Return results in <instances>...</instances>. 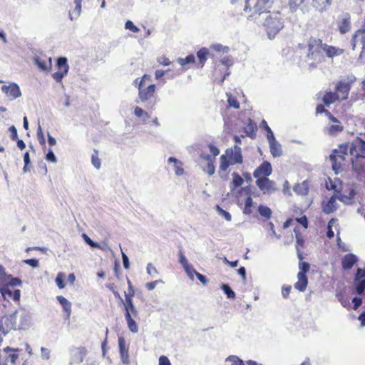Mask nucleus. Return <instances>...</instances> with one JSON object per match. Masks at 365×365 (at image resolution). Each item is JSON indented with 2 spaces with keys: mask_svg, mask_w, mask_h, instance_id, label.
Wrapping results in <instances>:
<instances>
[{
  "mask_svg": "<svg viewBox=\"0 0 365 365\" xmlns=\"http://www.w3.org/2000/svg\"><path fill=\"white\" fill-rule=\"evenodd\" d=\"M138 98L143 102L151 101L155 98L156 86L150 84L146 86L145 83H138Z\"/></svg>",
  "mask_w": 365,
  "mask_h": 365,
  "instance_id": "0eeeda50",
  "label": "nucleus"
},
{
  "mask_svg": "<svg viewBox=\"0 0 365 365\" xmlns=\"http://www.w3.org/2000/svg\"><path fill=\"white\" fill-rule=\"evenodd\" d=\"M232 180L231 182V185H232V189L237 188L243 184L244 180L237 173L234 172L232 174Z\"/></svg>",
  "mask_w": 365,
  "mask_h": 365,
  "instance_id": "72a5a7b5",
  "label": "nucleus"
},
{
  "mask_svg": "<svg viewBox=\"0 0 365 365\" xmlns=\"http://www.w3.org/2000/svg\"><path fill=\"white\" fill-rule=\"evenodd\" d=\"M355 195V190L351 187H347L342 190L341 193H340L339 199L340 201L345 203H350L351 201L354 198Z\"/></svg>",
  "mask_w": 365,
  "mask_h": 365,
  "instance_id": "b1692460",
  "label": "nucleus"
},
{
  "mask_svg": "<svg viewBox=\"0 0 365 365\" xmlns=\"http://www.w3.org/2000/svg\"><path fill=\"white\" fill-rule=\"evenodd\" d=\"M351 161L353 170L361 175L364 173L365 170V158L359 156H351Z\"/></svg>",
  "mask_w": 365,
  "mask_h": 365,
  "instance_id": "f3484780",
  "label": "nucleus"
},
{
  "mask_svg": "<svg viewBox=\"0 0 365 365\" xmlns=\"http://www.w3.org/2000/svg\"><path fill=\"white\" fill-rule=\"evenodd\" d=\"M169 163H174L175 173L177 175H182L184 173V169L182 168V163L174 157H170L168 158Z\"/></svg>",
  "mask_w": 365,
  "mask_h": 365,
  "instance_id": "2f4dec72",
  "label": "nucleus"
},
{
  "mask_svg": "<svg viewBox=\"0 0 365 365\" xmlns=\"http://www.w3.org/2000/svg\"><path fill=\"white\" fill-rule=\"evenodd\" d=\"M245 135H241L242 138L245 136H248L252 139H255L256 138V133L257 130V124L252 120L250 118L248 119L245 125L243 128Z\"/></svg>",
  "mask_w": 365,
  "mask_h": 365,
  "instance_id": "412c9836",
  "label": "nucleus"
},
{
  "mask_svg": "<svg viewBox=\"0 0 365 365\" xmlns=\"http://www.w3.org/2000/svg\"><path fill=\"white\" fill-rule=\"evenodd\" d=\"M210 55L209 50L205 48L202 47L197 52V57L198 58V67L202 68L207 59V57Z\"/></svg>",
  "mask_w": 365,
  "mask_h": 365,
  "instance_id": "cd10ccee",
  "label": "nucleus"
},
{
  "mask_svg": "<svg viewBox=\"0 0 365 365\" xmlns=\"http://www.w3.org/2000/svg\"><path fill=\"white\" fill-rule=\"evenodd\" d=\"M322 211L325 214H331L336 210V197L333 195L328 200H324L322 203Z\"/></svg>",
  "mask_w": 365,
  "mask_h": 365,
  "instance_id": "aec40b11",
  "label": "nucleus"
},
{
  "mask_svg": "<svg viewBox=\"0 0 365 365\" xmlns=\"http://www.w3.org/2000/svg\"><path fill=\"white\" fill-rule=\"evenodd\" d=\"M299 272L306 274L310 269V264L307 262H304L303 259L302 261L299 260Z\"/></svg>",
  "mask_w": 365,
  "mask_h": 365,
  "instance_id": "de8ad7c7",
  "label": "nucleus"
},
{
  "mask_svg": "<svg viewBox=\"0 0 365 365\" xmlns=\"http://www.w3.org/2000/svg\"><path fill=\"white\" fill-rule=\"evenodd\" d=\"M157 61L159 63V64L164 66H170L171 64V61L165 56H163L158 58Z\"/></svg>",
  "mask_w": 365,
  "mask_h": 365,
  "instance_id": "4d7b16f0",
  "label": "nucleus"
},
{
  "mask_svg": "<svg viewBox=\"0 0 365 365\" xmlns=\"http://www.w3.org/2000/svg\"><path fill=\"white\" fill-rule=\"evenodd\" d=\"M297 222H299V224H301L304 229H307L308 227V220H307V217L304 215L301 217H299V218H297L296 219Z\"/></svg>",
  "mask_w": 365,
  "mask_h": 365,
  "instance_id": "052dcab7",
  "label": "nucleus"
},
{
  "mask_svg": "<svg viewBox=\"0 0 365 365\" xmlns=\"http://www.w3.org/2000/svg\"><path fill=\"white\" fill-rule=\"evenodd\" d=\"M292 287L290 285L283 286L282 288V294L284 298H287L290 294Z\"/></svg>",
  "mask_w": 365,
  "mask_h": 365,
  "instance_id": "e2e57ef3",
  "label": "nucleus"
},
{
  "mask_svg": "<svg viewBox=\"0 0 365 365\" xmlns=\"http://www.w3.org/2000/svg\"><path fill=\"white\" fill-rule=\"evenodd\" d=\"M306 0H289L288 6L292 12H295L305 2Z\"/></svg>",
  "mask_w": 365,
  "mask_h": 365,
  "instance_id": "c9c22d12",
  "label": "nucleus"
},
{
  "mask_svg": "<svg viewBox=\"0 0 365 365\" xmlns=\"http://www.w3.org/2000/svg\"><path fill=\"white\" fill-rule=\"evenodd\" d=\"M336 101L339 100L338 99V96L334 92H326L322 98L324 104H320L317 106L316 113L319 114L325 113V114H331L328 110L325 109V106L329 107L331 103H334Z\"/></svg>",
  "mask_w": 365,
  "mask_h": 365,
  "instance_id": "9d476101",
  "label": "nucleus"
},
{
  "mask_svg": "<svg viewBox=\"0 0 365 365\" xmlns=\"http://www.w3.org/2000/svg\"><path fill=\"white\" fill-rule=\"evenodd\" d=\"M255 183L263 194L271 195L278 190L276 182L268 178L256 180Z\"/></svg>",
  "mask_w": 365,
  "mask_h": 365,
  "instance_id": "6e6552de",
  "label": "nucleus"
},
{
  "mask_svg": "<svg viewBox=\"0 0 365 365\" xmlns=\"http://www.w3.org/2000/svg\"><path fill=\"white\" fill-rule=\"evenodd\" d=\"M262 124H263L264 125V128L265 130H267V139L269 140V142H272V141H275V138L274 137V134L271 130V128L268 126L267 122L263 120L262 122Z\"/></svg>",
  "mask_w": 365,
  "mask_h": 365,
  "instance_id": "8fccbe9b",
  "label": "nucleus"
},
{
  "mask_svg": "<svg viewBox=\"0 0 365 365\" xmlns=\"http://www.w3.org/2000/svg\"><path fill=\"white\" fill-rule=\"evenodd\" d=\"M272 173L271 163L263 161L253 172V176L256 180L268 178Z\"/></svg>",
  "mask_w": 365,
  "mask_h": 365,
  "instance_id": "f8f14e48",
  "label": "nucleus"
},
{
  "mask_svg": "<svg viewBox=\"0 0 365 365\" xmlns=\"http://www.w3.org/2000/svg\"><path fill=\"white\" fill-rule=\"evenodd\" d=\"M294 232L296 238V250L297 253V257L300 261L304 259L303 252L301 250L305 245V240L303 237L302 234L301 233L298 227H295L294 229Z\"/></svg>",
  "mask_w": 365,
  "mask_h": 365,
  "instance_id": "dca6fc26",
  "label": "nucleus"
},
{
  "mask_svg": "<svg viewBox=\"0 0 365 365\" xmlns=\"http://www.w3.org/2000/svg\"><path fill=\"white\" fill-rule=\"evenodd\" d=\"M348 151L351 156L365 158V141L360 138H356L349 144Z\"/></svg>",
  "mask_w": 365,
  "mask_h": 365,
  "instance_id": "1a4fd4ad",
  "label": "nucleus"
},
{
  "mask_svg": "<svg viewBox=\"0 0 365 365\" xmlns=\"http://www.w3.org/2000/svg\"><path fill=\"white\" fill-rule=\"evenodd\" d=\"M22 284L21 280L17 277H12L10 281L4 285H9V287H14L16 286H21Z\"/></svg>",
  "mask_w": 365,
  "mask_h": 365,
  "instance_id": "5fc2aeb1",
  "label": "nucleus"
},
{
  "mask_svg": "<svg viewBox=\"0 0 365 365\" xmlns=\"http://www.w3.org/2000/svg\"><path fill=\"white\" fill-rule=\"evenodd\" d=\"M226 361H230L231 365H245L244 361L240 359L238 356L235 355L229 356Z\"/></svg>",
  "mask_w": 365,
  "mask_h": 365,
  "instance_id": "49530a36",
  "label": "nucleus"
},
{
  "mask_svg": "<svg viewBox=\"0 0 365 365\" xmlns=\"http://www.w3.org/2000/svg\"><path fill=\"white\" fill-rule=\"evenodd\" d=\"M85 242L93 248L101 249V247L97 242H93L87 235L83 234Z\"/></svg>",
  "mask_w": 365,
  "mask_h": 365,
  "instance_id": "3c124183",
  "label": "nucleus"
},
{
  "mask_svg": "<svg viewBox=\"0 0 365 365\" xmlns=\"http://www.w3.org/2000/svg\"><path fill=\"white\" fill-rule=\"evenodd\" d=\"M56 67L58 71L53 73L52 76L56 82H61L68 72L69 66L67 58L65 57H59L57 59Z\"/></svg>",
  "mask_w": 365,
  "mask_h": 365,
  "instance_id": "9b49d317",
  "label": "nucleus"
},
{
  "mask_svg": "<svg viewBox=\"0 0 365 365\" xmlns=\"http://www.w3.org/2000/svg\"><path fill=\"white\" fill-rule=\"evenodd\" d=\"M91 162L96 168L99 169L101 168V163L98 158V151L97 150H94V153L91 156Z\"/></svg>",
  "mask_w": 365,
  "mask_h": 365,
  "instance_id": "a18cd8bd",
  "label": "nucleus"
},
{
  "mask_svg": "<svg viewBox=\"0 0 365 365\" xmlns=\"http://www.w3.org/2000/svg\"><path fill=\"white\" fill-rule=\"evenodd\" d=\"M177 61L181 66L185 67L188 63H194L195 62V57L193 54L187 56L185 58H179Z\"/></svg>",
  "mask_w": 365,
  "mask_h": 365,
  "instance_id": "4c0bfd02",
  "label": "nucleus"
},
{
  "mask_svg": "<svg viewBox=\"0 0 365 365\" xmlns=\"http://www.w3.org/2000/svg\"><path fill=\"white\" fill-rule=\"evenodd\" d=\"M336 297L343 307L346 308L351 307L350 299L348 296H346L343 293L340 292L336 294Z\"/></svg>",
  "mask_w": 365,
  "mask_h": 365,
  "instance_id": "58836bf2",
  "label": "nucleus"
},
{
  "mask_svg": "<svg viewBox=\"0 0 365 365\" xmlns=\"http://www.w3.org/2000/svg\"><path fill=\"white\" fill-rule=\"evenodd\" d=\"M9 285H3L0 287V292L5 299H13L15 302H19L21 291L19 289H12Z\"/></svg>",
  "mask_w": 365,
  "mask_h": 365,
  "instance_id": "4468645a",
  "label": "nucleus"
},
{
  "mask_svg": "<svg viewBox=\"0 0 365 365\" xmlns=\"http://www.w3.org/2000/svg\"><path fill=\"white\" fill-rule=\"evenodd\" d=\"M56 299L67 316L70 317L71 314V303L63 296H57Z\"/></svg>",
  "mask_w": 365,
  "mask_h": 365,
  "instance_id": "7c9ffc66",
  "label": "nucleus"
},
{
  "mask_svg": "<svg viewBox=\"0 0 365 365\" xmlns=\"http://www.w3.org/2000/svg\"><path fill=\"white\" fill-rule=\"evenodd\" d=\"M356 262V258L353 254L346 255L342 260L341 265L344 269H351L354 264Z\"/></svg>",
  "mask_w": 365,
  "mask_h": 365,
  "instance_id": "c85d7f7f",
  "label": "nucleus"
},
{
  "mask_svg": "<svg viewBox=\"0 0 365 365\" xmlns=\"http://www.w3.org/2000/svg\"><path fill=\"white\" fill-rule=\"evenodd\" d=\"M217 208L218 212H219L222 215H223V216H224V217H225L227 221H230V220H231V219H232V216H231V215H230L228 212H227V211L224 210L222 208H221V207H220V206H218V205L217 206Z\"/></svg>",
  "mask_w": 365,
  "mask_h": 365,
  "instance_id": "680f3d73",
  "label": "nucleus"
},
{
  "mask_svg": "<svg viewBox=\"0 0 365 365\" xmlns=\"http://www.w3.org/2000/svg\"><path fill=\"white\" fill-rule=\"evenodd\" d=\"M349 143L340 145L339 149H335L330 155L332 169L336 173H339L343 169L345 164V156L347 155Z\"/></svg>",
  "mask_w": 365,
  "mask_h": 365,
  "instance_id": "423d86ee",
  "label": "nucleus"
},
{
  "mask_svg": "<svg viewBox=\"0 0 365 365\" xmlns=\"http://www.w3.org/2000/svg\"><path fill=\"white\" fill-rule=\"evenodd\" d=\"M243 163V156L241 148L234 145L232 148H227L225 153L220 158L219 174L225 173L230 166Z\"/></svg>",
  "mask_w": 365,
  "mask_h": 365,
  "instance_id": "20e7f679",
  "label": "nucleus"
},
{
  "mask_svg": "<svg viewBox=\"0 0 365 365\" xmlns=\"http://www.w3.org/2000/svg\"><path fill=\"white\" fill-rule=\"evenodd\" d=\"M333 0H312V6L318 12L322 13L332 4Z\"/></svg>",
  "mask_w": 365,
  "mask_h": 365,
  "instance_id": "5701e85b",
  "label": "nucleus"
},
{
  "mask_svg": "<svg viewBox=\"0 0 365 365\" xmlns=\"http://www.w3.org/2000/svg\"><path fill=\"white\" fill-rule=\"evenodd\" d=\"M184 269L191 279H193L194 275H195L196 273L197 272L190 264L185 267Z\"/></svg>",
  "mask_w": 365,
  "mask_h": 365,
  "instance_id": "6e6d98bb",
  "label": "nucleus"
},
{
  "mask_svg": "<svg viewBox=\"0 0 365 365\" xmlns=\"http://www.w3.org/2000/svg\"><path fill=\"white\" fill-rule=\"evenodd\" d=\"M9 130L10 132V138L12 140H17L18 134L17 130L14 125H11L9 127Z\"/></svg>",
  "mask_w": 365,
  "mask_h": 365,
  "instance_id": "13d9d810",
  "label": "nucleus"
},
{
  "mask_svg": "<svg viewBox=\"0 0 365 365\" xmlns=\"http://www.w3.org/2000/svg\"><path fill=\"white\" fill-rule=\"evenodd\" d=\"M354 283L356 284V292L358 294H361L365 290V279H360L356 280L354 279Z\"/></svg>",
  "mask_w": 365,
  "mask_h": 365,
  "instance_id": "79ce46f5",
  "label": "nucleus"
},
{
  "mask_svg": "<svg viewBox=\"0 0 365 365\" xmlns=\"http://www.w3.org/2000/svg\"><path fill=\"white\" fill-rule=\"evenodd\" d=\"M258 212L261 216L266 218V220H269L272 215V210L269 207L264 205H259L258 207Z\"/></svg>",
  "mask_w": 365,
  "mask_h": 365,
  "instance_id": "ea45409f",
  "label": "nucleus"
},
{
  "mask_svg": "<svg viewBox=\"0 0 365 365\" xmlns=\"http://www.w3.org/2000/svg\"><path fill=\"white\" fill-rule=\"evenodd\" d=\"M118 347L120 360L125 365L130 364V356L128 346H126L125 340L123 336L118 337Z\"/></svg>",
  "mask_w": 365,
  "mask_h": 365,
  "instance_id": "2eb2a0df",
  "label": "nucleus"
},
{
  "mask_svg": "<svg viewBox=\"0 0 365 365\" xmlns=\"http://www.w3.org/2000/svg\"><path fill=\"white\" fill-rule=\"evenodd\" d=\"M221 288L229 299H235V293L228 284H222Z\"/></svg>",
  "mask_w": 365,
  "mask_h": 365,
  "instance_id": "c03bdc74",
  "label": "nucleus"
},
{
  "mask_svg": "<svg viewBox=\"0 0 365 365\" xmlns=\"http://www.w3.org/2000/svg\"><path fill=\"white\" fill-rule=\"evenodd\" d=\"M1 90L7 96L14 99L21 95L19 86L15 83H11L9 86H3Z\"/></svg>",
  "mask_w": 365,
  "mask_h": 365,
  "instance_id": "a211bd4d",
  "label": "nucleus"
},
{
  "mask_svg": "<svg viewBox=\"0 0 365 365\" xmlns=\"http://www.w3.org/2000/svg\"><path fill=\"white\" fill-rule=\"evenodd\" d=\"M331 125L327 127V132L331 135H335L341 132L344 129L342 123L338 120L334 115H329Z\"/></svg>",
  "mask_w": 365,
  "mask_h": 365,
  "instance_id": "6ab92c4d",
  "label": "nucleus"
},
{
  "mask_svg": "<svg viewBox=\"0 0 365 365\" xmlns=\"http://www.w3.org/2000/svg\"><path fill=\"white\" fill-rule=\"evenodd\" d=\"M46 159L47 161L51 162V163H56V158L53 153V152L50 150L46 154Z\"/></svg>",
  "mask_w": 365,
  "mask_h": 365,
  "instance_id": "69168bd1",
  "label": "nucleus"
},
{
  "mask_svg": "<svg viewBox=\"0 0 365 365\" xmlns=\"http://www.w3.org/2000/svg\"><path fill=\"white\" fill-rule=\"evenodd\" d=\"M125 28L134 33L139 31V29L133 23V21L128 20L125 22Z\"/></svg>",
  "mask_w": 365,
  "mask_h": 365,
  "instance_id": "864d4df0",
  "label": "nucleus"
},
{
  "mask_svg": "<svg viewBox=\"0 0 365 365\" xmlns=\"http://www.w3.org/2000/svg\"><path fill=\"white\" fill-rule=\"evenodd\" d=\"M351 88V82L346 81H339L335 86V93L339 101L345 100L348 98Z\"/></svg>",
  "mask_w": 365,
  "mask_h": 365,
  "instance_id": "ddd939ff",
  "label": "nucleus"
},
{
  "mask_svg": "<svg viewBox=\"0 0 365 365\" xmlns=\"http://www.w3.org/2000/svg\"><path fill=\"white\" fill-rule=\"evenodd\" d=\"M207 149L200 153V158L207 163L202 170L207 175H212L215 172V158L220 154V150L212 144L207 145Z\"/></svg>",
  "mask_w": 365,
  "mask_h": 365,
  "instance_id": "39448f33",
  "label": "nucleus"
},
{
  "mask_svg": "<svg viewBox=\"0 0 365 365\" xmlns=\"http://www.w3.org/2000/svg\"><path fill=\"white\" fill-rule=\"evenodd\" d=\"M24 262L34 268H36L38 266V260L37 259H27L24 260Z\"/></svg>",
  "mask_w": 365,
  "mask_h": 365,
  "instance_id": "bf43d9fd",
  "label": "nucleus"
},
{
  "mask_svg": "<svg viewBox=\"0 0 365 365\" xmlns=\"http://www.w3.org/2000/svg\"><path fill=\"white\" fill-rule=\"evenodd\" d=\"M270 151L274 157H278L282 154L281 145L276 141L270 142Z\"/></svg>",
  "mask_w": 365,
  "mask_h": 365,
  "instance_id": "e433bc0d",
  "label": "nucleus"
},
{
  "mask_svg": "<svg viewBox=\"0 0 365 365\" xmlns=\"http://www.w3.org/2000/svg\"><path fill=\"white\" fill-rule=\"evenodd\" d=\"M146 269L148 274L152 277H155L157 274H158V272L156 267L152 263L148 264Z\"/></svg>",
  "mask_w": 365,
  "mask_h": 365,
  "instance_id": "603ef678",
  "label": "nucleus"
},
{
  "mask_svg": "<svg viewBox=\"0 0 365 365\" xmlns=\"http://www.w3.org/2000/svg\"><path fill=\"white\" fill-rule=\"evenodd\" d=\"M323 51L329 58H334L341 55L344 51L343 48L324 43Z\"/></svg>",
  "mask_w": 365,
  "mask_h": 365,
  "instance_id": "393cba45",
  "label": "nucleus"
},
{
  "mask_svg": "<svg viewBox=\"0 0 365 365\" xmlns=\"http://www.w3.org/2000/svg\"><path fill=\"white\" fill-rule=\"evenodd\" d=\"M359 41L362 44L361 54L365 53V30L359 29L357 30L352 38V48L355 49L356 43Z\"/></svg>",
  "mask_w": 365,
  "mask_h": 365,
  "instance_id": "4be33fe9",
  "label": "nucleus"
},
{
  "mask_svg": "<svg viewBox=\"0 0 365 365\" xmlns=\"http://www.w3.org/2000/svg\"><path fill=\"white\" fill-rule=\"evenodd\" d=\"M337 221V219L331 218L328 222L327 236L329 239H331L334 236V231L332 230V226L336 224Z\"/></svg>",
  "mask_w": 365,
  "mask_h": 365,
  "instance_id": "37998d69",
  "label": "nucleus"
},
{
  "mask_svg": "<svg viewBox=\"0 0 365 365\" xmlns=\"http://www.w3.org/2000/svg\"><path fill=\"white\" fill-rule=\"evenodd\" d=\"M338 27L339 32L341 34H344L350 31L351 29V18L349 14H346L342 18L341 20L338 23Z\"/></svg>",
  "mask_w": 365,
  "mask_h": 365,
  "instance_id": "a878e982",
  "label": "nucleus"
},
{
  "mask_svg": "<svg viewBox=\"0 0 365 365\" xmlns=\"http://www.w3.org/2000/svg\"><path fill=\"white\" fill-rule=\"evenodd\" d=\"M275 0H257L254 9L255 13L263 16V26L269 38H273L284 27V22L279 11H271L269 9Z\"/></svg>",
  "mask_w": 365,
  "mask_h": 365,
  "instance_id": "f257e3e1",
  "label": "nucleus"
},
{
  "mask_svg": "<svg viewBox=\"0 0 365 365\" xmlns=\"http://www.w3.org/2000/svg\"><path fill=\"white\" fill-rule=\"evenodd\" d=\"M226 96L227 97V106L229 108H233L235 109L240 108V103L235 96L232 94L231 93H227Z\"/></svg>",
  "mask_w": 365,
  "mask_h": 365,
  "instance_id": "473e14b6",
  "label": "nucleus"
},
{
  "mask_svg": "<svg viewBox=\"0 0 365 365\" xmlns=\"http://www.w3.org/2000/svg\"><path fill=\"white\" fill-rule=\"evenodd\" d=\"M35 63L41 71H48L51 69L52 63L51 58L48 60L36 58L35 59Z\"/></svg>",
  "mask_w": 365,
  "mask_h": 365,
  "instance_id": "c756f323",
  "label": "nucleus"
},
{
  "mask_svg": "<svg viewBox=\"0 0 365 365\" xmlns=\"http://www.w3.org/2000/svg\"><path fill=\"white\" fill-rule=\"evenodd\" d=\"M298 47L300 49L307 48L306 57L308 61H311L310 66L317 67V66L324 61V55L322 54L324 43L322 39L314 37H310L307 45L299 43Z\"/></svg>",
  "mask_w": 365,
  "mask_h": 365,
  "instance_id": "7ed1b4c3",
  "label": "nucleus"
},
{
  "mask_svg": "<svg viewBox=\"0 0 365 365\" xmlns=\"http://www.w3.org/2000/svg\"><path fill=\"white\" fill-rule=\"evenodd\" d=\"M135 291L131 282L128 280V291L125 293V301L123 300L124 316L128 329L133 333L138 331V327L135 319L138 317V312L133 302Z\"/></svg>",
  "mask_w": 365,
  "mask_h": 365,
  "instance_id": "f03ea898",
  "label": "nucleus"
},
{
  "mask_svg": "<svg viewBox=\"0 0 365 365\" xmlns=\"http://www.w3.org/2000/svg\"><path fill=\"white\" fill-rule=\"evenodd\" d=\"M308 284V278L306 274L302 272L297 274V282L294 284V288L299 292H304Z\"/></svg>",
  "mask_w": 365,
  "mask_h": 365,
  "instance_id": "bb28decb",
  "label": "nucleus"
},
{
  "mask_svg": "<svg viewBox=\"0 0 365 365\" xmlns=\"http://www.w3.org/2000/svg\"><path fill=\"white\" fill-rule=\"evenodd\" d=\"M81 3L82 0H74L76 7L72 12H69V16L71 20H73L74 18L79 16L81 11Z\"/></svg>",
  "mask_w": 365,
  "mask_h": 365,
  "instance_id": "f704fd0d",
  "label": "nucleus"
},
{
  "mask_svg": "<svg viewBox=\"0 0 365 365\" xmlns=\"http://www.w3.org/2000/svg\"><path fill=\"white\" fill-rule=\"evenodd\" d=\"M37 136L41 145H45V138L41 126H38Z\"/></svg>",
  "mask_w": 365,
  "mask_h": 365,
  "instance_id": "0e129e2a",
  "label": "nucleus"
},
{
  "mask_svg": "<svg viewBox=\"0 0 365 365\" xmlns=\"http://www.w3.org/2000/svg\"><path fill=\"white\" fill-rule=\"evenodd\" d=\"M253 205L252 198L250 196L247 197L245 200L243 213L245 215H250L252 212V207H253Z\"/></svg>",
  "mask_w": 365,
  "mask_h": 365,
  "instance_id": "a19ab883",
  "label": "nucleus"
},
{
  "mask_svg": "<svg viewBox=\"0 0 365 365\" xmlns=\"http://www.w3.org/2000/svg\"><path fill=\"white\" fill-rule=\"evenodd\" d=\"M356 280H359L360 279H365V269H362L359 268L357 269V272L355 277Z\"/></svg>",
  "mask_w": 365,
  "mask_h": 365,
  "instance_id": "774afa93",
  "label": "nucleus"
},
{
  "mask_svg": "<svg viewBox=\"0 0 365 365\" xmlns=\"http://www.w3.org/2000/svg\"><path fill=\"white\" fill-rule=\"evenodd\" d=\"M65 274L59 272L56 278V283L59 289H63L66 286L64 283Z\"/></svg>",
  "mask_w": 365,
  "mask_h": 365,
  "instance_id": "09e8293b",
  "label": "nucleus"
},
{
  "mask_svg": "<svg viewBox=\"0 0 365 365\" xmlns=\"http://www.w3.org/2000/svg\"><path fill=\"white\" fill-rule=\"evenodd\" d=\"M159 365H171V364L167 356H161L159 358Z\"/></svg>",
  "mask_w": 365,
  "mask_h": 365,
  "instance_id": "338daca9",
  "label": "nucleus"
}]
</instances>
